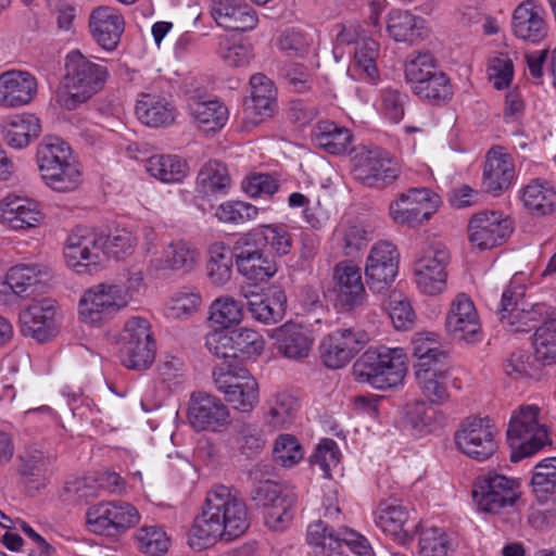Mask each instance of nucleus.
<instances>
[{
  "label": "nucleus",
  "instance_id": "37",
  "mask_svg": "<svg viewBox=\"0 0 556 556\" xmlns=\"http://www.w3.org/2000/svg\"><path fill=\"white\" fill-rule=\"evenodd\" d=\"M376 525L395 540L406 539L408 531L405 526L408 521V510L397 500L381 501L375 511Z\"/></svg>",
  "mask_w": 556,
  "mask_h": 556
},
{
  "label": "nucleus",
  "instance_id": "18",
  "mask_svg": "<svg viewBox=\"0 0 556 556\" xmlns=\"http://www.w3.org/2000/svg\"><path fill=\"white\" fill-rule=\"evenodd\" d=\"M368 342V336L351 328L337 329L320 343V355L325 365L337 369L348 364Z\"/></svg>",
  "mask_w": 556,
  "mask_h": 556
},
{
  "label": "nucleus",
  "instance_id": "30",
  "mask_svg": "<svg viewBox=\"0 0 556 556\" xmlns=\"http://www.w3.org/2000/svg\"><path fill=\"white\" fill-rule=\"evenodd\" d=\"M50 278L51 271L45 265L18 264L9 269L3 288L11 290L15 295L29 296Z\"/></svg>",
  "mask_w": 556,
  "mask_h": 556
},
{
  "label": "nucleus",
  "instance_id": "40",
  "mask_svg": "<svg viewBox=\"0 0 556 556\" xmlns=\"http://www.w3.org/2000/svg\"><path fill=\"white\" fill-rule=\"evenodd\" d=\"M438 334L434 332L417 333L412 340V353L416 358L415 371L442 365L447 354L440 349Z\"/></svg>",
  "mask_w": 556,
  "mask_h": 556
},
{
  "label": "nucleus",
  "instance_id": "47",
  "mask_svg": "<svg viewBox=\"0 0 556 556\" xmlns=\"http://www.w3.org/2000/svg\"><path fill=\"white\" fill-rule=\"evenodd\" d=\"M206 265L210 281L218 287L226 285L232 275V256L224 242H214L208 249Z\"/></svg>",
  "mask_w": 556,
  "mask_h": 556
},
{
  "label": "nucleus",
  "instance_id": "17",
  "mask_svg": "<svg viewBox=\"0 0 556 556\" xmlns=\"http://www.w3.org/2000/svg\"><path fill=\"white\" fill-rule=\"evenodd\" d=\"M399 269V252L389 241L375 243L367 256L365 277L369 289L380 293L386 291L394 281Z\"/></svg>",
  "mask_w": 556,
  "mask_h": 556
},
{
  "label": "nucleus",
  "instance_id": "58",
  "mask_svg": "<svg viewBox=\"0 0 556 556\" xmlns=\"http://www.w3.org/2000/svg\"><path fill=\"white\" fill-rule=\"evenodd\" d=\"M235 358L249 359L260 356L265 348L261 333L250 328H239L231 331Z\"/></svg>",
  "mask_w": 556,
  "mask_h": 556
},
{
  "label": "nucleus",
  "instance_id": "36",
  "mask_svg": "<svg viewBox=\"0 0 556 556\" xmlns=\"http://www.w3.org/2000/svg\"><path fill=\"white\" fill-rule=\"evenodd\" d=\"M351 131L331 121H319L312 130V141L315 147L329 154L346 153L352 144Z\"/></svg>",
  "mask_w": 556,
  "mask_h": 556
},
{
  "label": "nucleus",
  "instance_id": "1",
  "mask_svg": "<svg viewBox=\"0 0 556 556\" xmlns=\"http://www.w3.org/2000/svg\"><path fill=\"white\" fill-rule=\"evenodd\" d=\"M250 527L245 503L226 485H215L206 494L201 513L189 531V544L199 549L217 541H232Z\"/></svg>",
  "mask_w": 556,
  "mask_h": 556
},
{
  "label": "nucleus",
  "instance_id": "46",
  "mask_svg": "<svg viewBox=\"0 0 556 556\" xmlns=\"http://www.w3.org/2000/svg\"><path fill=\"white\" fill-rule=\"evenodd\" d=\"M230 186L226 166L217 161L207 162L197 177V190L203 197L225 193Z\"/></svg>",
  "mask_w": 556,
  "mask_h": 556
},
{
  "label": "nucleus",
  "instance_id": "54",
  "mask_svg": "<svg viewBox=\"0 0 556 556\" xmlns=\"http://www.w3.org/2000/svg\"><path fill=\"white\" fill-rule=\"evenodd\" d=\"M548 308L543 303H528L521 306L517 313L506 315L508 319L503 324L511 332H529L539 323L544 320Z\"/></svg>",
  "mask_w": 556,
  "mask_h": 556
},
{
  "label": "nucleus",
  "instance_id": "60",
  "mask_svg": "<svg viewBox=\"0 0 556 556\" xmlns=\"http://www.w3.org/2000/svg\"><path fill=\"white\" fill-rule=\"evenodd\" d=\"M437 415V409L424 401L407 403L404 407L405 422L419 433L431 431Z\"/></svg>",
  "mask_w": 556,
  "mask_h": 556
},
{
  "label": "nucleus",
  "instance_id": "50",
  "mask_svg": "<svg viewBox=\"0 0 556 556\" xmlns=\"http://www.w3.org/2000/svg\"><path fill=\"white\" fill-rule=\"evenodd\" d=\"M379 55V43L370 37L364 36L357 43L354 52V70L363 79L376 80L378 68L376 65Z\"/></svg>",
  "mask_w": 556,
  "mask_h": 556
},
{
  "label": "nucleus",
  "instance_id": "10",
  "mask_svg": "<svg viewBox=\"0 0 556 556\" xmlns=\"http://www.w3.org/2000/svg\"><path fill=\"white\" fill-rule=\"evenodd\" d=\"M213 379L217 390L235 409L249 413L258 403V383L247 369L220 365L213 370Z\"/></svg>",
  "mask_w": 556,
  "mask_h": 556
},
{
  "label": "nucleus",
  "instance_id": "39",
  "mask_svg": "<svg viewBox=\"0 0 556 556\" xmlns=\"http://www.w3.org/2000/svg\"><path fill=\"white\" fill-rule=\"evenodd\" d=\"M388 31L396 41L413 43L426 36V21L408 11L392 10L388 15Z\"/></svg>",
  "mask_w": 556,
  "mask_h": 556
},
{
  "label": "nucleus",
  "instance_id": "22",
  "mask_svg": "<svg viewBox=\"0 0 556 556\" xmlns=\"http://www.w3.org/2000/svg\"><path fill=\"white\" fill-rule=\"evenodd\" d=\"M333 291L338 305L344 311H353L362 306L367 299L361 268L351 261H342L334 265Z\"/></svg>",
  "mask_w": 556,
  "mask_h": 556
},
{
  "label": "nucleus",
  "instance_id": "26",
  "mask_svg": "<svg viewBox=\"0 0 556 556\" xmlns=\"http://www.w3.org/2000/svg\"><path fill=\"white\" fill-rule=\"evenodd\" d=\"M515 178L511 156L501 147L492 148L483 167L482 186L488 193L500 195L507 190Z\"/></svg>",
  "mask_w": 556,
  "mask_h": 556
},
{
  "label": "nucleus",
  "instance_id": "7",
  "mask_svg": "<svg viewBox=\"0 0 556 556\" xmlns=\"http://www.w3.org/2000/svg\"><path fill=\"white\" fill-rule=\"evenodd\" d=\"M252 498L263 507L265 525L277 532L285 531L294 517L296 493L277 482L260 481L252 492Z\"/></svg>",
  "mask_w": 556,
  "mask_h": 556
},
{
  "label": "nucleus",
  "instance_id": "29",
  "mask_svg": "<svg viewBox=\"0 0 556 556\" xmlns=\"http://www.w3.org/2000/svg\"><path fill=\"white\" fill-rule=\"evenodd\" d=\"M0 218L13 229H29L39 224L42 214L36 201L8 195L0 201Z\"/></svg>",
  "mask_w": 556,
  "mask_h": 556
},
{
  "label": "nucleus",
  "instance_id": "57",
  "mask_svg": "<svg viewBox=\"0 0 556 556\" xmlns=\"http://www.w3.org/2000/svg\"><path fill=\"white\" fill-rule=\"evenodd\" d=\"M414 94L434 104H440L451 99L453 91L450 79L443 72H437L412 89Z\"/></svg>",
  "mask_w": 556,
  "mask_h": 556
},
{
  "label": "nucleus",
  "instance_id": "25",
  "mask_svg": "<svg viewBox=\"0 0 556 556\" xmlns=\"http://www.w3.org/2000/svg\"><path fill=\"white\" fill-rule=\"evenodd\" d=\"M37 93V79L24 71L0 74V106L18 108L28 104Z\"/></svg>",
  "mask_w": 556,
  "mask_h": 556
},
{
  "label": "nucleus",
  "instance_id": "63",
  "mask_svg": "<svg viewBox=\"0 0 556 556\" xmlns=\"http://www.w3.org/2000/svg\"><path fill=\"white\" fill-rule=\"evenodd\" d=\"M201 303V294L195 289L184 288L172 298L167 306V315L177 319L187 317L194 313Z\"/></svg>",
  "mask_w": 556,
  "mask_h": 556
},
{
  "label": "nucleus",
  "instance_id": "41",
  "mask_svg": "<svg viewBox=\"0 0 556 556\" xmlns=\"http://www.w3.org/2000/svg\"><path fill=\"white\" fill-rule=\"evenodd\" d=\"M189 110L193 122L205 132L219 130L228 119V110L218 100H193Z\"/></svg>",
  "mask_w": 556,
  "mask_h": 556
},
{
  "label": "nucleus",
  "instance_id": "13",
  "mask_svg": "<svg viewBox=\"0 0 556 556\" xmlns=\"http://www.w3.org/2000/svg\"><path fill=\"white\" fill-rule=\"evenodd\" d=\"M103 242L104 236L93 228L75 227L64 248L66 264L78 274L97 269L103 264Z\"/></svg>",
  "mask_w": 556,
  "mask_h": 556
},
{
  "label": "nucleus",
  "instance_id": "62",
  "mask_svg": "<svg viewBox=\"0 0 556 556\" xmlns=\"http://www.w3.org/2000/svg\"><path fill=\"white\" fill-rule=\"evenodd\" d=\"M334 532L329 529L325 521L317 520L308 526L307 542L315 547L316 554L328 556L339 549V544L334 539Z\"/></svg>",
  "mask_w": 556,
  "mask_h": 556
},
{
  "label": "nucleus",
  "instance_id": "51",
  "mask_svg": "<svg viewBox=\"0 0 556 556\" xmlns=\"http://www.w3.org/2000/svg\"><path fill=\"white\" fill-rule=\"evenodd\" d=\"M534 357L543 366L556 363V319L545 320L534 333Z\"/></svg>",
  "mask_w": 556,
  "mask_h": 556
},
{
  "label": "nucleus",
  "instance_id": "8",
  "mask_svg": "<svg viewBox=\"0 0 556 556\" xmlns=\"http://www.w3.org/2000/svg\"><path fill=\"white\" fill-rule=\"evenodd\" d=\"M401 169L399 161L379 147H364L352 159L354 178L370 188L390 186L400 177Z\"/></svg>",
  "mask_w": 556,
  "mask_h": 556
},
{
  "label": "nucleus",
  "instance_id": "61",
  "mask_svg": "<svg viewBox=\"0 0 556 556\" xmlns=\"http://www.w3.org/2000/svg\"><path fill=\"white\" fill-rule=\"evenodd\" d=\"M138 547L141 552L152 556H160L168 548V539L162 528L146 526L136 533Z\"/></svg>",
  "mask_w": 556,
  "mask_h": 556
},
{
  "label": "nucleus",
  "instance_id": "5",
  "mask_svg": "<svg viewBox=\"0 0 556 556\" xmlns=\"http://www.w3.org/2000/svg\"><path fill=\"white\" fill-rule=\"evenodd\" d=\"M127 290L114 283L101 282L84 291L78 301V318L85 325L101 327L127 306Z\"/></svg>",
  "mask_w": 556,
  "mask_h": 556
},
{
  "label": "nucleus",
  "instance_id": "11",
  "mask_svg": "<svg viewBox=\"0 0 556 556\" xmlns=\"http://www.w3.org/2000/svg\"><path fill=\"white\" fill-rule=\"evenodd\" d=\"M496 434V427L489 417L468 416L459 424L454 440L463 454L484 462L497 450Z\"/></svg>",
  "mask_w": 556,
  "mask_h": 556
},
{
  "label": "nucleus",
  "instance_id": "38",
  "mask_svg": "<svg viewBox=\"0 0 556 556\" xmlns=\"http://www.w3.org/2000/svg\"><path fill=\"white\" fill-rule=\"evenodd\" d=\"M40 132V119L34 114L14 115L2 125L3 139L14 149L28 146Z\"/></svg>",
  "mask_w": 556,
  "mask_h": 556
},
{
  "label": "nucleus",
  "instance_id": "23",
  "mask_svg": "<svg viewBox=\"0 0 556 556\" xmlns=\"http://www.w3.org/2000/svg\"><path fill=\"white\" fill-rule=\"evenodd\" d=\"M188 419L197 431H219L229 422V410L219 399L211 394L192 393Z\"/></svg>",
  "mask_w": 556,
  "mask_h": 556
},
{
  "label": "nucleus",
  "instance_id": "6",
  "mask_svg": "<svg viewBox=\"0 0 556 556\" xmlns=\"http://www.w3.org/2000/svg\"><path fill=\"white\" fill-rule=\"evenodd\" d=\"M520 495V483L517 479L495 471L479 476L472 486L473 502L485 514L509 513Z\"/></svg>",
  "mask_w": 556,
  "mask_h": 556
},
{
  "label": "nucleus",
  "instance_id": "44",
  "mask_svg": "<svg viewBox=\"0 0 556 556\" xmlns=\"http://www.w3.org/2000/svg\"><path fill=\"white\" fill-rule=\"evenodd\" d=\"M75 159L67 142L60 137L47 136L37 147L36 161L40 174L49 172L55 166L62 165Z\"/></svg>",
  "mask_w": 556,
  "mask_h": 556
},
{
  "label": "nucleus",
  "instance_id": "16",
  "mask_svg": "<svg viewBox=\"0 0 556 556\" xmlns=\"http://www.w3.org/2000/svg\"><path fill=\"white\" fill-rule=\"evenodd\" d=\"M233 255L239 274L256 282H264L278 270L277 263L264 253L247 233L240 236L233 245Z\"/></svg>",
  "mask_w": 556,
  "mask_h": 556
},
{
  "label": "nucleus",
  "instance_id": "21",
  "mask_svg": "<svg viewBox=\"0 0 556 556\" xmlns=\"http://www.w3.org/2000/svg\"><path fill=\"white\" fill-rule=\"evenodd\" d=\"M55 315V300L43 298L31 302L20 315L23 334L40 343L51 340L58 332Z\"/></svg>",
  "mask_w": 556,
  "mask_h": 556
},
{
  "label": "nucleus",
  "instance_id": "45",
  "mask_svg": "<svg viewBox=\"0 0 556 556\" xmlns=\"http://www.w3.org/2000/svg\"><path fill=\"white\" fill-rule=\"evenodd\" d=\"M45 184L58 192H72L83 181V170L79 162L75 159L55 166L41 174Z\"/></svg>",
  "mask_w": 556,
  "mask_h": 556
},
{
  "label": "nucleus",
  "instance_id": "33",
  "mask_svg": "<svg viewBox=\"0 0 556 556\" xmlns=\"http://www.w3.org/2000/svg\"><path fill=\"white\" fill-rule=\"evenodd\" d=\"M248 309L260 323L276 324L285 317L287 295L283 290L275 289L270 294H244Z\"/></svg>",
  "mask_w": 556,
  "mask_h": 556
},
{
  "label": "nucleus",
  "instance_id": "27",
  "mask_svg": "<svg viewBox=\"0 0 556 556\" xmlns=\"http://www.w3.org/2000/svg\"><path fill=\"white\" fill-rule=\"evenodd\" d=\"M544 8L534 0H525L514 11L511 29L525 41L539 42L545 38L547 26Z\"/></svg>",
  "mask_w": 556,
  "mask_h": 556
},
{
  "label": "nucleus",
  "instance_id": "9",
  "mask_svg": "<svg viewBox=\"0 0 556 556\" xmlns=\"http://www.w3.org/2000/svg\"><path fill=\"white\" fill-rule=\"evenodd\" d=\"M139 520L137 508L124 501L100 502L90 506L86 513L88 529L101 535H121L134 528Z\"/></svg>",
  "mask_w": 556,
  "mask_h": 556
},
{
  "label": "nucleus",
  "instance_id": "64",
  "mask_svg": "<svg viewBox=\"0 0 556 556\" xmlns=\"http://www.w3.org/2000/svg\"><path fill=\"white\" fill-rule=\"evenodd\" d=\"M258 208L242 201H228L222 203L215 212V216L223 223H244L256 218Z\"/></svg>",
  "mask_w": 556,
  "mask_h": 556
},
{
  "label": "nucleus",
  "instance_id": "42",
  "mask_svg": "<svg viewBox=\"0 0 556 556\" xmlns=\"http://www.w3.org/2000/svg\"><path fill=\"white\" fill-rule=\"evenodd\" d=\"M247 235L256 244L263 249L269 247L279 256L289 254L292 248V236L283 224L260 225Z\"/></svg>",
  "mask_w": 556,
  "mask_h": 556
},
{
  "label": "nucleus",
  "instance_id": "52",
  "mask_svg": "<svg viewBox=\"0 0 556 556\" xmlns=\"http://www.w3.org/2000/svg\"><path fill=\"white\" fill-rule=\"evenodd\" d=\"M122 363L129 369L144 370L149 368L155 357V344L152 339L141 342H127L121 344Z\"/></svg>",
  "mask_w": 556,
  "mask_h": 556
},
{
  "label": "nucleus",
  "instance_id": "43",
  "mask_svg": "<svg viewBox=\"0 0 556 556\" xmlns=\"http://www.w3.org/2000/svg\"><path fill=\"white\" fill-rule=\"evenodd\" d=\"M147 173L165 184L180 182L188 175V165L178 155L157 154L147 159Z\"/></svg>",
  "mask_w": 556,
  "mask_h": 556
},
{
  "label": "nucleus",
  "instance_id": "48",
  "mask_svg": "<svg viewBox=\"0 0 556 556\" xmlns=\"http://www.w3.org/2000/svg\"><path fill=\"white\" fill-rule=\"evenodd\" d=\"M266 421L274 428H283L290 425L299 409L298 400L286 391L277 392L268 401Z\"/></svg>",
  "mask_w": 556,
  "mask_h": 556
},
{
  "label": "nucleus",
  "instance_id": "20",
  "mask_svg": "<svg viewBox=\"0 0 556 556\" xmlns=\"http://www.w3.org/2000/svg\"><path fill=\"white\" fill-rule=\"evenodd\" d=\"M511 231V222L500 212L494 211L477 213L468 224L469 241L480 250H488L502 244Z\"/></svg>",
  "mask_w": 556,
  "mask_h": 556
},
{
  "label": "nucleus",
  "instance_id": "59",
  "mask_svg": "<svg viewBox=\"0 0 556 556\" xmlns=\"http://www.w3.org/2000/svg\"><path fill=\"white\" fill-rule=\"evenodd\" d=\"M434 73L435 62L431 53L418 51L408 55L405 62V79L412 89Z\"/></svg>",
  "mask_w": 556,
  "mask_h": 556
},
{
  "label": "nucleus",
  "instance_id": "2",
  "mask_svg": "<svg viewBox=\"0 0 556 556\" xmlns=\"http://www.w3.org/2000/svg\"><path fill=\"white\" fill-rule=\"evenodd\" d=\"M540 414L541 408L535 404H522L513 410L507 428L513 462L532 456L552 444L547 427L540 420Z\"/></svg>",
  "mask_w": 556,
  "mask_h": 556
},
{
  "label": "nucleus",
  "instance_id": "49",
  "mask_svg": "<svg viewBox=\"0 0 556 556\" xmlns=\"http://www.w3.org/2000/svg\"><path fill=\"white\" fill-rule=\"evenodd\" d=\"M17 471L25 484L33 489H40L45 485L49 459L42 452H25L20 457Z\"/></svg>",
  "mask_w": 556,
  "mask_h": 556
},
{
  "label": "nucleus",
  "instance_id": "34",
  "mask_svg": "<svg viewBox=\"0 0 556 556\" xmlns=\"http://www.w3.org/2000/svg\"><path fill=\"white\" fill-rule=\"evenodd\" d=\"M421 394L433 405H443L450 397L448 380L451 372L442 365L415 371Z\"/></svg>",
  "mask_w": 556,
  "mask_h": 556
},
{
  "label": "nucleus",
  "instance_id": "35",
  "mask_svg": "<svg viewBox=\"0 0 556 556\" xmlns=\"http://www.w3.org/2000/svg\"><path fill=\"white\" fill-rule=\"evenodd\" d=\"M273 338L276 339L278 351L283 356L292 359L306 357L313 343L307 330L293 323H286L275 329Z\"/></svg>",
  "mask_w": 556,
  "mask_h": 556
},
{
  "label": "nucleus",
  "instance_id": "28",
  "mask_svg": "<svg viewBox=\"0 0 556 556\" xmlns=\"http://www.w3.org/2000/svg\"><path fill=\"white\" fill-rule=\"evenodd\" d=\"M124 18L114 8L100 5L89 16V29L92 38L105 50L117 47L124 31Z\"/></svg>",
  "mask_w": 556,
  "mask_h": 556
},
{
  "label": "nucleus",
  "instance_id": "32",
  "mask_svg": "<svg viewBox=\"0 0 556 556\" xmlns=\"http://www.w3.org/2000/svg\"><path fill=\"white\" fill-rule=\"evenodd\" d=\"M523 207L533 216H546L556 211V189L547 180L535 178L521 189Z\"/></svg>",
  "mask_w": 556,
  "mask_h": 556
},
{
  "label": "nucleus",
  "instance_id": "53",
  "mask_svg": "<svg viewBox=\"0 0 556 556\" xmlns=\"http://www.w3.org/2000/svg\"><path fill=\"white\" fill-rule=\"evenodd\" d=\"M452 553V542L442 528L426 527L420 530L418 540L419 556H451Z\"/></svg>",
  "mask_w": 556,
  "mask_h": 556
},
{
  "label": "nucleus",
  "instance_id": "12",
  "mask_svg": "<svg viewBox=\"0 0 556 556\" xmlns=\"http://www.w3.org/2000/svg\"><path fill=\"white\" fill-rule=\"evenodd\" d=\"M440 204V197L430 189L410 188L390 203L389 215L397 225L416 227L428 222Z\"/></svg>",
  "mask_w": 556,
  "mask_h": 556
},
{
  "label": "nucleus",
  "instance_id": "24",
  "mask_svg": "<svg viewBox=\"0 0 556 556\" xmlns=\"http://www.w3.org/2000/svg\"><path fill=\"white\" fill-rule=\"evenodd\" d=\"M211 15L225 29L248 31L256 27V11L242 0H212Z\"/></svg>",
  "mask_w": 556,
  "mask_h": 556
},
{
  "label": "nucleus",
  "instance_id": "55",
  "mask_svg": "<svg viewBox=\"0 0 556 556\" xmlns=\"http://www.w3.org/2000/svg\"><path fill=\"white\" fill-rule=\"evenodd\" d=\"M210 319L223 328L237 326L243 319V304L229 295L219 296L211 304Z\"/></svg>",
  "mask_w": 556,
  "mask_h": 556
},
{
  "label": "nucleus",
  "instance_id": "56",
  "mask_svg": "<svg viewBox=\"0 0 556 556\" xmlns=\"http://www.w3.org/2000/svg\"><path fill=\"white\" fill-rule=\"evenodd\" d=\"M531 486L542 503L556 492V457L545 458L534 467Z\"/></svg>",
  "mask_w": 556,
  "mask_h": 556
},
{
  "label": "nucleus",
  "instance_id": "31",
  "mask_svg": "<svg viewBox=\"0 0 556 556\" xmlns=\"http://www.w3.org/2000/svg\"><path fill=\"white\" fill-rule=\"evenodd\" d=\"M138 119L149 127H168L176 119V109L165 97L143 93L136 104Z\"/></svg>",
  "mask_w": 556,
  "mask_h": 556
},
{
  "label": "nucleus",
  "instance_id": "15",
  "mask_svg": "<svg viewBox=\"0 0 556 556\" xmlns=\"http://www.w3.org/2000/svg\"><path fill=\"white\" fill-rule=\"evenodd\" d=\"M445 331L457 342L477 343L482 340L481 321L472 300L458 293L445 317Z\"/></svg>",
  "mask_w": 556,
  "mask_h": 556
},
{
  "label": "nucleus",
  "instance_id": "19",
  "mask_svg": "<svg viewBox=\"0 0 556 556\" xmlns=\"http://www.w3.org/2000/svg\"><path fill=\"white\" fill-rule=\"evenodd\" d=\"M200 251L189 241H172L162 255L150 261L148 271L154 277L168 274L187 275L195 269L200 262Z\"/></svg>",
  "mask_w": 556,
  "mask_h": 556
},
{
  "label": "nucleus",
  "instance_id": "3",
  "mask_svg": "<svg viewBox=\"0 0 556 556\" xmlns=\"http://www.w3.org/2000/svg\"><path fill=\"white\" fill-rule=\"evenodd\" d=\"M406 370V355L402 349H369L353 365L357 381L379 390L397 386Z\"/></svg>",
  "mask_w": 556,
  "mask_h": 556
},
{
  "label": "nucleus",
  "instance_id": "4",
  "mask_svg": "<svg viewBox=\"0 0 556 556\" xmlns=\"http://www.w3.org/2000/svg\"><path fill=\"white\" fill-rule=\"evenodd\" d=\"M65 70L66 91L61 96V103L67 110L76 109L98 92L108 77L104 66L91 62L77 50L67 54Z\"/></svg>",
  "mask_w": 556,
  "mask_h": 556
},
{
  "label": "nucleus",
  "instance_id": "14",
  "mask_svg": "<svg viewBox=\"0 0 556 556\" xmlns=\"http://www.w3.org/2000/svg\"><path fill=\"white\" fill-rule=\"evenodd\" d=\"M450 252L440 241L427 242L420 250L414 265L416 282L421 292L437 295L446 287L445 267Z\"/></svg>",
  "mask_w": 556,
  "mask_h": 556
}]
</instances>
